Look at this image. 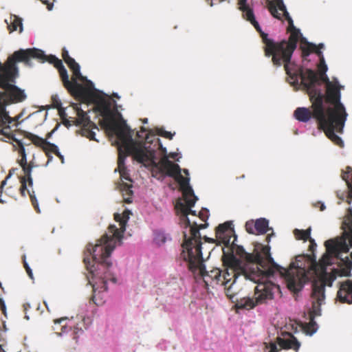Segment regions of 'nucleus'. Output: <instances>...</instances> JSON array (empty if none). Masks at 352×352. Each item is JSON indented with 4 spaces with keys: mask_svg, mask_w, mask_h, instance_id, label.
<instances>
[{
    "mask_svg": "<svg viewBox=\"0 0 352 352\" xmlns=\"http://www.w3.org/2000/svg\"><path fill=\"white\" fill-rule=\"evenodd\" d=\"M348 210L350 214L343 222L342 236L324 242L326 252L318 263L315 255L313 258L308 254L298 255L289 267L285 268L269 254L267 258L259 256L254 263L252 256L243 246H239V256H233L231 260V272L228 270L222 274L217 269V285L224 286L226 296L238 309L250 310L281 293L280 286L275 282L278 276L285 280L292 292L297 294L309 280L310 264H319L322 281L312 283L311 304L304 311V318L308 322L302 326L306 335L313 336L319 327L315 318L322 315L321 306L325 303V286L331 287L337 276H352V261L349 256L343 258L342 254L352 248V208Z\"/></svg>",
    "mask_w": 352,
    "mask_h": 352,
    "instance_id": "obj_1",
    "label": "nucleus"
},
{
    "mask_svg": "<svg viewBox=\"0 0 352 352\" xmlns=\"http://www.w3.org/2000/svg\"><path fill=\"white\" fill-rule=\"evenodd\" d=\"M122 128L112 126L118 144V169L122 175L125 167V160L129 155L148 169L151 176L160 182L166 177L175 176L182 177V168L177 163L168 159L167 149L164 147L160 138L146 134L144 142H138L133 138V131L120 115Z\"/></svg>",
    "mask_w": 352,
    "mask_h": 352,
    "instance_id": "obj_2",
    "label": "nucleus"
},
{
    "mask_svg": "<svg viewBox=\"0 0 352 352\" xmlns=\"http://www.w3.org/2000/svg\"><path fill=\"white\" fill-rule=\"evenodd\" d=\"M127 220L120 222V228L110 225L108 232L105 233L94 245L89 244L85 252L84 263L91 278L89 283L93 287L92 300L99 306L104 300L105 293L108 290V284L116 283L119 269L116 263L111 259V255L116 243H121L126 230Z\"/></svg>",
    "mask_w": 352,
    "mask_h": 352,
    "instance_id": "obj_3",
    "label": "nucleus"
},
{
    "mask_svg": "<svg viewBox=\"0 0 352 352\" xmlns=\"http://www.w3.org/2000/svg\"><path fill=\"white\" fill-rule=\"evenodd\" d=\"M190 179L186 178L185 183L186 192L191 197L186 198V206H184L181 201L178 204L181 207L183 221L186 226L184 231V241L182 244L180 258L186 263L190 270L195 271L203 261V254L199 229L196 223L195 226H192L188 217V214L196 215V211L192 208L195 206L198 199L190 184Z\"/></svg>",
    "mask_w": 352,
    "mask_h": 352,
    "instance_id": "obj_4",
    "label": "nucleus"
},
{
    "mask_svg": "<svg viewBox=\"0 0 352 352\" xmlns=\"http://www.w3.org/2000/svg\"><path fill=\"white\" fill-rule=\"evenodd\" d=\"M10 64L6 67L4 77L0 76V87L3 91H0V127L6 126L4 129H0V134L6 135V129H10V124L14 119L9 116L6 107L8 105L22 102L27 98L24 89L14 85L19 76V68L16 64L19 61L14 57V53L9 58Z\"/></svg>",
    "mask_w": 352,
    "mask_h": 352,
    "instance_id": "obj_5",
    "label": "nucleus"
},
{
    "mask_svg": "<svg viewBox=\"0 0 352 352\" xmlns=\"http://www.w3.org/2000/svg\"><path fill=\"white\" fill-rule=\"evenodd\" d=\"M14 57L16 58L19 62H24L25 64L29 67L33 66L32 58L37 59L43 63L48 61L53 64L58 70L64 86L72 94L80 98H84L85 96V89L82 85L78 82L81 81L86 82L87 83L88 89L89 90L100 92L103 95H106L103 91L96 89L94 83L91 80L87 78V80H82L74 75L72 80H70L67 71L63 65L62 60L54 55L47 56L41 50L35 47L27 50L21 49L14 52Z\"/></svg>",
    "mask_w": 352,
    "mask_h": 352,
    "instance_id": "obj_6",
    "label": "nucleus"
},
{
    "mask_svg": "<svg viewBox=\"0 0 352 352\" xmlns=\"http://www.w3.org/2000/svg\"><path fill=\"white\" fill-rule=\"evenodd\" d=\"M312 91L320 100V107L314 110V117L316 119L320 126L325 131L327 136L340 147L344 146L342 139L336 133L343 132L346 120L344 118V112L339 108L333 109L322 104V94L320 87L314 86Z\"/></svg>",
    "mask_w": 352,
    "mask_h": 352,
    "instance_id": "obj_7",
    "label": "nucleus"
},
{
    "mask_svg": "<svg viewBox=\"0 0 352 352\" xmlns=\"http://www.w3.org/2000/svg\"><path fill=\"white\" fill-rule=\"evenodd\" d=\"M276 4L271 5L269 10L273 17L278 20H283L284 17L289 24V28L294 30L293 33L290 35L289 40H285L287 42H292L296 41V44L300 38L305 40L306 38L302 36V34L299 29H297L294 25V21L291 17L287 7L283 0H275Z\"/></svg>",
    "mask_w": 352,
    "mask_h": 352,
    "instance_id": "obj_8",
    "label": "nucleus"
},
{
    "mask_svg": "<svg viewBox=\"0 0 352 352\" xmlns=\"http://www.w3.org/2000/svg\"><path fill=\"white\" fill-rule=\"evenodd\" d=\"M278 345L283 349H293L297 352L300 347V342L291 333L285 332L282 337L277 339Z\"/></svg>",
    "mask_w": 352,
    "mask_h": 352,
    "instance_id": "obj_9",
    "label": "nucleus"
},
{
    "mask_svg": "<svg viewBox=\"0 0 352 352\" xmlns=\"http://www.w3.org/2000/svg\"><path fill=\"white\" fill-rule=\"evenodd\" d=\"M337 294L338 300L342 303L352 304V280H347L340 283Z\"/></svg>",
    "mask_w": 352,
    "mask_h": 352,
    "instance_id": "obj_10",
    "label": "nucleus"
},
{
    "mask_svg": "<svg viewBox=\"0 0 352 352\" xmlns=\"http://www.w3.org/2000/svg\"><path fill=\"white\" fill-rule=\"evenodd\" d=\"M231 221H227L223 224H220L216 230L217 239L223 243L229 245L231 239V235L234 233V228L232 227Z\"/></svg>",
    "mask_w": 352,
    "mask_h": 352,
    "instance_id": "obj_11",
    "label": "nucleus"
},
{
    "mask_svg": "<svg viewBox=\"0 0 352 352\" xmlns=\"http://www.w3.org/2000/svg\"><path fill=\"white\" fill-rule=\"evenodd\" d=\"M25 137L28 138L33 144H47L50 145V148H51V150L53 151V153H54L56 155H57L61 160V163H65V158L64 156L60 153L59 151L58 146L53 143H51L47 140V139H44L43 138H41L36 135H34L33 133L26 132Z\"/></svg>",
    "mask_w": 352,
    "mask_h": 352,
    "instance_id": "obj_12",
    "label": "nucleus"
},
{
    "mask_svg": "<svg viewBox=\"0 0 352 352\" xmlns=\"http://www.w3.org/2000/svg\"><path fill=\"white\" fill-rule=\"evenodd\" d=\"M342 179L346 182L349 191L347 192L338 191L337 197L340 200H344L346 197L347 202L350 204L352 199V168L351 167H347L346 170L343 171Z\"/></svg>",
    "mask_w": 352,
    "mask_h": 352,
    "instance_id": "obj_13",
    "label": "nucleus"
},
{
    "mask_svg": "<svg viewBox=\"0 0 352 352\" xmlns=\"http://www.w3.org/2000/svg\"><path fill=\"white\" fill-rule=\"evenodd\" d=\"M63 58L70 68V69L73 72V75H74L77 78H80L82 80H87V77L82 76L80 72V65L76 62V60L72 58L69 54L68 50L64 47L63 49Z\"/></svg>",
    "mask_w": 352,
    "mask_h": 352,
    "instance_id": "obj_14",
    "label": "nucleus"
},
{
    "mask_svg": "<svg viewBox=\"0 0 352 352\" xmlns=\"http://www.w3.org/2000/svg\"><path fill=\"white\" fill-rule=\"evenodd\" d=\"M153 243L157 247H162L166 243L172 241V236L170 233L162 229H157L153 233Z\"/></svg>",
    "mask_w": 352,
    "mask_h": 352,
    "instance_id": "obj_15",
    "label": "nucleus"
},
{
    "mask_svg": "<svg viewBox=\"0 0 352 352\" xmlns=\"http://www.w3.org/2000/svg\"><path fill=\"white\" fill-rule=\"evenodd\" d=\"M254 229L261 234H265L269 230L273 231V229L269 227V221L265 218L257 219L254 223ZM272 236H274V232L267 236L268 242Z\"/></svg>",
    "mask_w": 352,
    "mask_h": 352,
    "instance_id": "obj_16",
    "label": "nucleus"
},
{
    "mask_svg": "<svg viewBox=\"0 0 352 352\" xmlns=\"http://www.w3.org/2000/svg\"><path fill=\"white\" fill-rule=\"evenodd\" d=\"M311 228L307 229L306 230L295 229L294 234L296 238L298 240L306 241L307 239H309L311 243L310 248L311 251L314 252V249L316 248L317 245L315 242V240L311 238Z\"/></svg>",
    "mask_w": 352,
    "mask_h": 352,
    "instance_id": "obj_17",
    "label": "nucleus"
},
{
    "mask_svg": "<svg viewBox=\"0 0 352 352\" xmlns=\"http://www.w3.org/2000/svg\"><path fill=\"white\" fill-rule=\"evenodd\" d=\"M5 22L10 32L16 31L18 28H19V32L23 30L22 19L16 15H11L8 19L5 20Z\"/></svg>",
    "mask_w": 352,
    "mask_h": 352,
    "instance_id": "obj_18",
    "label": "nucleus"
},
{
    "mask_svg": "<svg viewBox=\"0 0 352 352\" xmlns=\"http://www.w3.org/2000/svg\"><path fill=\"white\" fill-rule=\"evenodd\" d=\"M294 116L301 122H307L311 118V112L306 107H298L294 111Z\"/></svg>",
    "mask_w": 352,
    "mask_h": 352,
    "instance_id": "obj_19",
    "label": "nucleus"
},
{
    "mask_svg": "<svg viewBox=\"0 0 352 352\" xmlns=\"http://www.w3.org/2000/svg\"><path fill=\"white\" fill-rule=\"evenodd\" d=\"M78 124L82 125L84 128L90 126L91 125L95 126V124L90 120L89 116L83 110L80 109L78 111Z\"/></svg>",
    "mask_w": 352,
    "mask_h": 352,
    "instance_id": "obj_20",
    "label": "nucleus"
},
{
    "mask_svg": "<svg viewBox=\"0 0 352 352\" xmlns=\"http://www.w3.org/2000/svg\"><path fill=\"white\" fill-rule=\"evenodd\" d=\"M12 140L14 141H15L19 146V153L21 156V159L19 161V165L21 167L26 166L27 165V155H26L25 148L23 146V142L21 140H19L15 138H12Z\"/></svg>",
    "mask_w": 352,
    "mask_h": 352,
    "instance_id": "obj_21",
    "label": "nucleus"
},
{
    "mask_svg": "<svg viewBox=\"0 0 352 352\" xmlns=\"http://www.w3.org/2000/svg\"><path fill=\"white\" fill-rule=\"evenodd\" d=\"M179 289V284L177 278H172L169 282L166 283L164 288L166 292L170 295L173 296L175 294L173 291H177Z\"/></svg>",
    "mask_w": 352,
    "mask_h": 352,
    "instance_id": "obj_22",
    "label": "nucleus"
},
{
    "mask_svg": "<svg viewBox=\"0 0 352 352\" xmlns=\"http://www.w3.org/2000/svg\"><path fill=\"white\" fill-rule=\"evenodd\" d=\"M23 170L25 175L26 179L28 182V184L30 186L32 187L33 186V179L32 177V170L33 168V166L31 164V163L29 164V166L26 165L22 167Z\"/></svg>",
    "mask_w": 352,
    "mask_h": 352,
    "instance_id": "obj_23",
    "label": "nucleus"
},
{
    "mask_svg": "<svg viewBox=\"0 0 352 352\" xmlns=\"http://www.w3.org/2000/svg\"><path fill=\"white\" fill-rule=\"evenodd\" d=\"M34 144L38 146L42 147L43 149L44 150V151L45 152V153L48 157V160H47L45 166H47L53 160V156L52 155V153H53V151L51 150V148H50V145L47 144Z\"/></svg>",
    "mask_w": 352,
    "mask_h": 352,
    "instance_id": "obj_24",
    "label": "nucleus"
},
{
    "mask_svg": "<svg viewBox=\"0 0 352 352\" xmlns=\"http://www.w3.org/2000/svg\"><path fill=\"white\" fill-rule=\"evenodd\" d=\"M81 135L89 138L91 140H94L97 142H99V140L96 138V133L91 130L87 129V127L84 128L82 130Z\"/></svg>",
    "mask_w": 352,
    "mask_h": 352,
    "instance_id": "obj_25",
    "label": "nucleus"
},
{
    "mask_svg": "<svg viewBox=\"0 0 352 352\" xmlns=\"http://www.w3.org/2000/svg\"><path fill=\"white\" fill-rule=\"evenodd\" d=\"M28 194L30 197V199H31V201H32V204L34 208H35V210H36L37 212L40 213L41 210H40V208L38 206V202L37 198L36 197V195L34 194V192L33 190L32 191L28 190Z\"/></svg>",
    "mask_w": 352,
    "mask_h": 352,
    "instance_id": "obj_26",
    "label": "nucleus"
},
{
    "mask_svg": "<svg viewBox=\"0 0 352 352\" xmlns=\"http://www.w3.org/2000/svg\"><path fill=\"white\" fill-rule=\"evenodd\" d=\"M181 175H182V177L175 176L173 178L180 179L181 182H182V184L186 188V184L185 183V179L186 178H190L188 177V175H189V170L188 169H186V168L182 169Z\"/></svg>",
    "mask_w": 352,
    "mask_h": 352,
    "instance_id": "obj_27",
    "label": "nucleus"
},
{
    "mask_svg": "<svg viewBox=\"0 0 352 352\" xmlns=\"http://www.w3.org/2000/svg\"><path fill=\"white\" fill-rule=\"evenodd\" d=\"M27 182L28 183L26 178L22 177H21V186L20 188V191H21V195L23 197H25V190H28V191L29 190L27 189Z\"/></svg>",
    "mask_w": 352,
    "mask_h": 352,
    "instance_id": "obj_28",
    "label": "nucleus"
},
{
    "mask_svg": "<svg viewBox=\"0 0 352 352\" xmlns=\"http://www.w3.org/2000/svg\"><path fill=\"white\" fill-rule=\"evenodd\" d=\"M83 333L82 328L80 325V324H77L76 326L74 327V340H76V342H78V338L80 334H82Z\"/></svg>",
    "mask_w": 352,
    "mask_h": 352,
    "instance_id": "obj_29",
    "label": "nucleus"
},
{
    "mask_svg": "<svg viewBox=\"0 0 352 352\" xmlns=\"http://www.w3.org/2000/svg\"><path fill=\"white\" fill-rule=\"evenodd\" d=\"M157 133L159 135L171 140L173 137L174 134H172L170 132L164 130V129H159L157 131Z\"/></svg>",
    "mask_w": 352,
    "mask_h": 352,
    "instance_id": "obj_30",
    "label": "nucleus"
},
{
    "mask_svg": "<svg viewBox=\"0 0 352 352\" xmlns=\"http://www.w3.org/2000/svg\"><path fill=\"white\" fill-rule=\"evenodd\" d=\"M81 319H82L81 323L82 324V326L84 327V328L85 329H87L89 327V325L91 324V319L89 317L86 316L85 315H82Z\"/></svg>",
    "mask_w": 352,
    "mask_h": 352,
    "instance_id": "obj_31",
    "label": "nucleus"
},
{
    "mask_svg": "<svg viewBox=\"0 0 352 352\" xmlns=\"http://www.w3.org/2000/svg\"><path fill=\"white\" fill-rule=\"evenodd\" d=\"M254 223L252 221H248L245 223V228L248 233L250 234H254Z\"/></svg>",
    "mask_w": 352,
    "mask_h": 352,
    "instance_id": "obj_32",
    "label": "nucleus"
},
{
    "mask_svg": "<svg viewBox=\"0 0 352 352\" xmlns=\"http://www.w3.org/2000/svg\"><path fill=\"white\" fill-rule=\"evenodd\" d=\"M168 159L170 158L175 160L177 162H179L182 158V154L177 152H171L168 155Z\"/></svg>",
    "mask_w": 352,
    "mask_h": 352,
    "instance_id": "obj_33",
    "label": "nucleus"
},
{
    "mask_svg": "<svg viewBox=\"0 0 352 352\" xmlns=\"http://www.w3.org/2000/svg\"><path fill=\"white\" fill-rule=\"evenodd\" d=\"M23 263H24V267H25V268L26 270V272H27L28 276H30V278L33 279L34 278H33L32 270L30 268L29 264L25 261V256H24Z\"/></svg>",
    "mask_w": 352,
    "mask_h": 352,
    "instance_id": "obj_34",
    "label": "nucleus"
},
{
    "mask_svg": "<svg viewBox=\"0 0 352 352\" xmlns=\"http://www.w3.org/2000/svg\"><path fill=\"white\" fill-rule=\"evenodd\" d=\"M67 327L66 325L62 326V327H61V332L56 333V336H58V337H62L64 334L67 333L68 331H67Z\"/></svg>",
    "mask_w": 352,
    "mask_h": 352,
    "instance_id": "obj_35",
    "label": "nucleus"
},
{
    "mask_svg": "<svg viewBox=\"0 0 352 352\" xmlns=\"http://www.w3.org/2000/svg\"><path fill=\"white\" fill-rule=\"evenodd\" d=\"M318 205H320V210L321 211H324L326 209V206L324 202L322 201H318L317 203L314 204V206L317 207Z\"/></svg>",
    "mask_w": 352,
    "mask_h": 352,
    "instance_id": "obj_36",
    "label": "nucleus"
},
{
    "mask_svg": "<svg viewBox=\"0 0 352 352\" xmlns=\"http://www.w3.org/2000/svg\"><path fill=\"white\" fill-rule=\"evenodd\" d=\"M280 349H278L276 343H272L270 345V350L269 352H278Z\"/></svg>",
    "mask_w": 352,
    "mask_h": 352,
    "instance_id": "obj_37",
    "label": "nucleus"
},
{
    "mask_svg": "<svg viewBox=\"0 0 352 352\" xmlns=\"http://www.w3.org/2000/svg\"><path fill=\"white\" fill-rule=\"evenodd\" d=\"M52 99L56 107H59L61 105V101L58 99L57 96H53Z\"/></svg>",
    "mask_w": 352,
    "mask_h": 352,
    "instance_id": "obj_38",
    "label": "nucleus"
},
{
    "mask_svg": "<svg viewBox=\"0 0 352 352\" xmlns=\"http://www.w3.org/2000/svg\"><path fill=\"white\" fill-rule=\"evenodd\" d=\"M0 305L1 306V309H2L3 312L6 314V303H5V301L1 298H0Z\"/></svg>",
    "mask_w": 352,
    "mask_h": 352,
    "instance_id": "obj_39",
    "label": "nucleus"
},
{
    "mask_svg": "<svg viewBox=\"0 0 352 352\" xmlns=\"http://www.w3.org/2000/svg\"><path fill=\"white\" fill-rule=\"evenodd\" d=\"M5 69H6V67L3 66L1 63L0 62V76L1 77H4V75H5Z\"/></svg>",
    "mask_w": 352,
    "mask_h": 352,
    "instance_id": "obj_40",
    "label": "nucleus"
},
{
    "mask_svg": "<svg viewBox=\"0 0 352 352\" xmlns=\"http://www.w3.org/2000/svg\"><path fill=\"white\" fill-rule=\"evenodd\" d=\"M67 320V317H65V318H60V319H57V320H56L54 321V323H55V324H60V323H62L63 321H65V320Z\"/></svg>",
    "mask_w": 352,
    "mask_h": 352,
    "instance_id": "obj_41",
    "label": "nucleus"
},
{
    "mask_svg": "<svg viewBox=\"0 0 352 352\" xmlns=\"http://www.w3.org/2000/svg\"><path fill=\"white\" fill-rule=\"evenodd\" d=\"M309 52L308 51H306V50H303L302 52V56H303V58L305 59L307 56H309Z\"/></svg>",
    "mask_w": 352,
    "mask_h": 352,
    "instance_id": "obj_42",
    "label": "nucleus"
},
{
    "mask_svg": "<svg viewBox=\"0 0 352 352\" xmlns=\"http://www.w3.org/2000/svg\"><path fill=\"white\" fill-rule=\"evenodd\" d=\"M53 8H54V3H49L47 4V10H50V11L52 10Z\"/></svg>",
    "mask_w": 352,
    "mask_h": 352,
    "instance_id": "obj_43",
    "label": "nucleus"
},
{
    "mask_svg": "<svg viewBox=\"0 0 352 352\" xmlns=\"http://www.w3.org/2000/svg\"><path fill=\"white\" fill-rule=\"evenodd\" d=\"M203 211H204V212H205V213H206V217L208 219V216H209V210H208V209H207V208H204V209H203Z\"/></svg>",
    "mask_w": 352,
    "mask_h": 352,
    "instance_id": "obj_44",
    "label": "nucleus"
},
{
    "mask_svg": "<svg viewBox=\"0 0 352 352\" xmlns=\"http://www.w3.org/2000/svg\"><path fill=\"white\" fill-rule=\"evenodd\" d=\"M23 307H24L25 311H26L29 308H30V304L26 303L23 305Z\"/></svg>",
    "mask_w": 352,
    "mask_h": 352,
    "instance_id": "obj_45",
    "label": "nucleus"
},
{
    "mask_svg": "<svg viewBox=\"0 0 352 352\" xmlns=\"http://www.w3.org/2000/svg\"><path fill=\"white\" fill-rule=\"evenodd\" d=\"M56 130V129H54L52 131H51L50 133H49L47 134V138H51V136L52 135L53 133H54Z\"/></svg>",
    "mask_w": 352,
    "mask_h": 352,
    "instance_id": "obj_46",
    "label": "nucleus"
},
{
    "mask_svg": "<svg viewBox=\"0 0 352 352\" xmlns=\"http://www.w3.org/2000/svg\"><path fill=\"white\" fill-rule=\"evenodd\" d=\"M6 183H7V180L6 179L2 181L1 184V188H3V186L6 184Z\"/></svg>",
    "mask_w": 352,
    "mask_h": 352,
    "instance_id": "obj_47",
    "label": "nucleus"
},
{
    "mask_svg": "<svg viewBox=\"0 0 352 352\" xmlns=\"http://www.w3.org/2000/svg\"><path fill=\"white\" fill-rule=\"evenodd\" d=\"M12 177V172L9 173V174L6 176V179L8 180Z\"/></svg>",
    "mask_w": 352,
    "mask_h": 352,
    "instance_id": "obj_48",
    "label": "nucleus"
},
{
    "mask_svg": "<svg viewBox=\"0 0 352 352\" xmlns=\"http://www.w3.org/2000/svg\"><path fill=\"white\" fill-rule=\"evenodd\" d=\"M142 122H143L144 124H146V123H148V118H144V119L142 120Z\"/></svg>",
    "mask_w": 352,
    "mask_h": 352,
    "instance_id": "obj_49",
    "label": "nucleus"
},
{
    "mask_svg": "<svg viewBox=\"0 0 352 352\" xmlns=\"http://www.w3.org/2000/svg\"><path fill=\"white\" fill-rule=\"evenodd\" d=\"M318 47H320V49H322L324 47V43H320Z\"/></svg>",
    "mask_w": 352,
    "mask_h": 352,
    "instance_id": "obj_50",
    "label": "nucleus"
},
{
    "mask_svg": "<svg viewBox=\"0 0 352 352\" xmlns=\"http://www.w3.org/2000/svg\"><path fill=\"white\" fill-rule=\"evenodd\" d=\"M17 168H12L10 170V173L12 172V175L14 174V173L15 172V170H16Z\"/></svg>",
    "mask_w": 352,
    "mask_h": 352,
    "instance_id": "obj_51",
    "label": "nucleus"
},
{
    "mask_svg": "<svg viewBox=\"0 0 352 352\" xmlns=\"http://www.w3.org/2000/svg\"><path fill=\"white\" fill-rule=\"evenodd\" d=\"M42 2H43V3L46 4V5H47L49 3L48 0H43Z\"/></svg>",
    "mask_w": 352,
    "mask_h": 352,
    "instance_id": "obj_52",
    "label": "nucleus"
},
{
    "mask_svg": "<svg viewBox=\"0 0 352 352\" xmlns=\"http://www.w3.org/2000/svg\"><path fill=\"white\" fill-rule=\"evenodd\" d=\"M113 96H114L116 98H120L118 93H113Z\"/></svg>",
    "mask_w": 352,
    "mask_h": 352,
    "instance_id": "obj_53",
    "label": "nucleus"
},
{
    "mask_svg": "<svg viewBox=\"0 0 352 352\" xmlns=\"http://www.w3.org/2000/svg\"><path fill=\"white\" fill-rule=\"evenodd\" d=\"M25 318L27 319V320H29L30 319V317L28 315L25 314Z\"/></svg>",
    "mask_w": 352,
    "mask_h": 352,
    "instance_id": "obj_54",
    "label": "nucleus"
},
{
    "mask_svg": "<svg viewBox=\"0 0 352 352\" xmlns=\"http://www.w3.org/2000/svg\"><path fill=\"white\" fill-rule=\"evenodd\" d=\"M82 307H83V309H85L87 308V304H85V305H82Z\"/></svg>",
    "mask_w": 352,
    "mask_h": 352,
    "instance_id": "obj_55",
    "label": "nucleus"
},
{
    "mask_svg": "<svg viewBox=\"0 0 352 352\" xmlns=\"http://www.w3.org/2000/svg\"><path fill=\"white\" fill-rule=\"evenodd\" d=\"M4 202H5V201H4L3 199H0V203L3 204Z\"/></svg>",
    "mask_w": 352,
    "mask_h": 352,
    "instance_id": "obj_56",
    "label": "nucleus"
},
{
    "mask_svg": "<svg viewBox=\"0 0 352 352\" xmlns=\"http://www.w3.org/2000/svg\"><path fill=\"white\" fill-rule=\"evenodd\" d=\"M21 117V115H19L16 118L17 120H19Z\"/></svg>",
    "mask_w": 352,
    "mask_h": 352,
    "instance_id": "obj_57",
    "label": "nucleus"
},
{
    "mask_svg": "<svg viewBox=\"0 0 352 352\" xmlns=\"http://www.w3.org/2000/svg\"><path fill=\"white\" fill-rule=\"evenodd\" d=\"M350 256H351V258H352V252L351 253Z\"/></svg>",
    "mask_w": 352,
    "mask_h": 352,
    "instance_id": "obj_58",
    "label": "nucleus"
}]
</instances>
